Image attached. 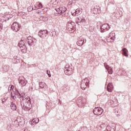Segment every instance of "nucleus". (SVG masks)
<instances>
[{"label": "nucleus", "mask_w": 131, "mask_h": 131, "mask_svg": "<svg viewBox=\"0 0 131 131\" xmlns=\"http://www.w3.org/2000/svg\"><path fill=\"white\" fill-rule=\"evenodd\" d=\"M20 100H21V107L25 111H29L31 109V102L30 101V97L28 96H24L25 94L20 95V93H18Z\"/></svg>", "instance_id": "nucleus-1"}, {"label": "nucleus", "mask_w": 131, "mask_h": 131, "mask_svg": "<svg viewBox=\"0 0 131 131\" xmlns=\"http://www.w3.org/2000/svg\"><path fill=\"white\" fill-rule=\"evenodd\" d=\"M90 83V80L88 79V78H85L83 79L81 82V88L82 90H84L86 88V86L89 85V83Z\"/></svg>", "instance_id": "nucleus-2"}, {"label": "nucleus", "mask_w": 131, "mask_h": 131, "mask_svg": "<svg viewBox=\"0 0 131 131\" xmlns=\"http://www.w3.org/2000/svg\"><path fill=\"white\" fill-rule=\"evenodd\" d=\"M24 122H25V121L23 118L18 117L16 120L14 121V125H15V126H18V125H22Z\"/></svg>", "instance_id": "nucleus-3"}, {"label": "nucleus", "mask_w": 131, "mask_h": 131, "mask_svg": "<svg viewBox=\"0 0 131 131\" xmlns=\"http://www.w3.org/2000/svg\"><path fill=\"white\" fill-rule=\"evenodd\" d=\"M74 68L72 66H69L68 68H66L64 70V73L66 75H72L73 74V71Z\"/></svg>", "instance_id": "nucleus-4"}, {"label": "nucleus", "mask_w": 131, "mask_h": 131, "mask_svg": "<svg viewBox=\"0 0 131 131\" xmlns=\"http://www.w3.org/2000/svg\"><path fill=\"white\" fill-rule=\"evenodd\" d=\"M103 112L104 110L101 107H95L93 110V113L95 114V115H102Z\"/></svg>", "instance_id": "nucleus-5"}, {"label": "nucleus", "mask_w": 131, "mask_h": 131, "mask_svg": "<svg viewBox=\"0 0 131 131\" xmlns=\"http://www.w3.org/2000/svg\"><path fill=\"white\" fill-rule=\"evenodd\" d=\"M27 39L28 44L31 46H34L37 41V40L35 38L31 36L28 37Z\"/></svg>", "instance_id": "nucleus-6"}, {"label": "nucleus", "mask_w": 131, "mask_h": 131, "mask_svg": "<svg viewBox=\"0 0 131 131\" xmlns=\"http://www.w3.org/2000/svg\"><path fill=\"white\" fill-rule=\"evenodd\" d=\"M20 27L21 25H20L17 22L14 23L11 26L12 30H13V31H15V32H17V31H19V30H20Z\"/></svg>", "instance_id": "nucleus-7"}, {"label": "nucleus", "mask_w": 131, "mask_h": 131, "mask_svg": "<svg viewBox=\"0 0 131 131\" xmlns=\"http://www.w3.org/2000/svg\"><path fill=\"white\" fill-rule=\"evenodd\" d=\"M49 31L47 30H41L38 32V35L41 38L47 37V34H48Z\"/></svg>", "instance_id": "nucleus-8"}, {"label": "nucleus", "mask_w": 131, "mask_h": 131, "mask_svg": "<svg viewBox=\"0 0 131 131\" xmlns=\"http://www.w3.org/2000/svg\"><path fill=\"white\" fill-rule=\"evenodd\" d=\"M73 24V23L69 22L67 25V29L68 31L71 32V33L75 31V28H74Z\"/></svg>", "instance_id": "nucleus-9"}, {"label": "nucleus", "mask_w": 131, "mask_h": 131, "mask_svg": "<svg viewBox=\"0 0 131 131\" xmlns=\"http://www.w3.org/2000/svg\"><path fill=\"white\" fill-rule=\"evenodd\" d=\"M55 10L58 14H63V13H65L67 11V8L65 6H61L59 8H55Z\"/></svg>", "instance_id": "nucleus-10"}, {"label": "nucleus", "mask_w": 131, "mask_h": 131, "mask_svg": "<svg viewBox=\"0 0 131 131\" xmlns=\"http://www.w3.org/2000/svg\"><path fill=\"white\" fill-rule=\"evenodd\" d=\"M19 83H20L21 86H25L27 83V81L23 76H21L18 79Z\"/></svg>", "instance_id": "nucleus-11"}, {"label": "nucleus", "mask_w": 131, "mask_h": 131, "mask_svg": "<svg viewBox=\"0 0 131 131\" xmlns=\"http://www.w3.org/2000/svg\"><path fill=\"white\" fill-rule=\"evenodd\" d=\"M110 29V27L108 24H105L101 26V32H105Z\"/></svg>", "instance_id": "nucleus-12"}, {"label": "nucleus", "mask_w": 131, "mask_h": 131, "mask_svg": "<svg viewBox=\"0 0 131 131\" xmlns=\"http://www.w3.org/2000/svg\"><path fill=\"white\" fill-rule=\"evenodd\" d=\"M85 22V19L83 16H80L77 18L76 23L78 25H81Z\"/></svg>", "instance_id": "nucleus-13"}, {"label": "nucleus", "mask_w": 131, "mask_h": 131, "mask_svg": "<svg viewBox=\"0 0 131 131\" xmlns=\"http://www.w3.org/2000/svg\"><path fill=\"white\" fill-rule=\"evenodd\" d=\"M93 14H100L101 13V8L99 6H96L93 10Z\"/></svg>", "instance_id": "nucleus-14"}, {"label": "nucleus", "mask_w": 131, "mask_h": 131, "mask_svg": "<svg viewBox=\"0 0 131 131\" xmlns=\"http://www.w3.org/2000/svg\"><path fill=\"white\" fill-rule=\"evenodd\" d=\"M25 41H26V39L25 38H22L18 43V47H24V46H25Z\"/></svg>", "instance_id": "nucleus-15"}, {"label": "nucleus", "mask_w": 131, "mask_h": 131, "mask_svg": "<svg viewBox=\"0 0 131 131\" xmlns=\"http://www.w3.org/2000/svg\"><path fill=\"white\" fill-rule=\"evenodd\" d=\"M113 90H114V88H113V85L112 83H109L107 86V90L108 91V92H110L111 93V92H112Z\"/></svg>", "instance_id": "nucleus-16"}, {"label": "nucleus", "mask_w": 131, "mask_h": 131, "mask_svg": "<svg viewBox=\"0 0 131 131\" xmlns=\"http://www.w3.org/2000/svg\"><path fill=\"white\" fill-rule=\"evenodd\" d=\"M81 13V10L80 8H78L76 10L75 12L72 14V15L73 16H78V15H79V14H80Z\"/></svg>", "instance_id": "nucleus-17"}, {"label": "nucleus", "mask_w": 131, "mask_h": 131, "mask_svg": "<svg viewBox=\"0 0 131 131\" xmlns=\"http://www.w3.org/2000/svg\"><path fill=\"white\" fill-rule=\"evenodd\" d=\"M128 51L126 48L122 49V54L125 57H128Z\"/></svg>", "instance_id": "nucleus-18"}, {"label": "nucleus", "mask_w": 131, "mask_h": 131, "mask_svg": "<svg viewBox=\"0 0 131 131\" xmlns=\"http://www.w3.org/2000/svg\"><path fill=\"white\" fill-rule=\"evenodd\" d=\"M39 122V119H33L32 121H31V125H34V124H36V123H38Z\"/></svg>", "instance_id": "nucleus-19"}, {"label": "nucleus", "mask_w": 131, "mask_h": 131, "mask_svg": "<svg viewBox=\"0 0 131 131\" xmlns=\"http://www.w3.org/2000/svg\"><path fill=\"white\" fill-rule=\"evenodd\" d=\"M11 99L12 101V102H15L16 100V94H15L14 92H11Z\"/></svg>", "instance_id": "nucleus-20"}, {"label": "nucleus", "mask_w": 131, "mask_h": 131, "mask_svg": "<svg viewBox=\"0 0 131 131\" xmlns=\"http://www.w3.org/2000/svg\"><path fill=\"white\" fill-rule=\"evenodd\" d=\"M11 108L13 111H16L17 110V106L14 102H11Z\"/></svg>", "instance_id": "nucleus-21"}, {"label": "nucleus", "mask_w": 131, "mask_h": 131, "mask_svg": "<svg viewBox=\"0 0 131 131\" xmlns=\"http://www.w3.org/2000/svg\"><path fill=\"white\" fill-rule=\"evenodd\" d=\"M41 8H42V4L40 3L38 5H35V8H34V10H38V9H41Z\"/></svg>", "instance_id": "nucleus-22"}, {"label": "nucleus", "mask_w": 131, "mask_h": 131, "mask_svg": "<svg viewBox=\"0 0 131 131\" xmlns=\"http://www.w3.org/2000/svg\"><path fill=\"white\" fill-rule=\"evenodd\" d=\"M40 20H41V21H44V22H47V21L49 20V17L45 16H40Z\"/></svg>", "instance_id": "nucleus-23"}, {"label": "nucleus", "mask_w": 131, "mask_h": 131, "mask_svg": "<svg viewBox=\"0 0 131 131\" xmlns=\"http://www.w3.org/2000/svg\"><path fill=\"white\" fill-rule=\"evenodd\" d=\"M83 43H84V40H79L77 42V45L80 47L82 46V45H83Z\"/></svg>", "instance_id": "nucleus-24"}, {"label": "nucleus", "mask_w": 131, "mask_h": 131, "mask_svg": "<svg viewBox=\"0 0 131 131\" xmlns=\"http://www.w3.org/2000/svg\"><path fill=\"white\" fill-rule=\"evenodd\" d=\"M20 50L21 51L22 53H26V46H24L21 47H19Z\"/></svg>", "instance_id": "nucleus-25"}, {"label": "nucleus", "mask_w": 131, "mask_h": 131, "mask_svg": "<svg viewBox=\"0 0 131 131\" xmlns=\"http://www.w3.org/2000/svg\"><path fill=\"white\" fill-rule=\"evenodd\" d=\"M51 35L53 37H55L57 36V35H58V33H57V32H56L55 31H53L51 32Z\"/></svg>", "instance_id": "nucleus-26"}, {"label": "nucleus", "mask_w": 131, "mask_h": 131, "mask_svg": "<svg viewBox=\"0 0 131 131\" xmlns=\"http://www.w3.org/2000/svg\"><path fill=\"white\" fill-rule=\"evenodd\" d=\"M39 84L41 89H43V88H45V86L46 85V84L43 82H40Z\"/></svg>", "instance_id": "nucleus-27"}, {"label": "nucleus", "mask_w": 131, "mask_h": 131, "mask_svg": "<svg viewBox=\"0 0 131 131\" xmlns=\"http://www.w3.org/2000/svg\"><path fill=\"white\" fill-rule=\"evenodd\" d=\"M77 105L79 106V107H80L81 108L82 107H83V103H82V101L81 100L78 102Z\"/></svg>", "instance_id": "nucleus-28"}, {"label": "nucleus", "mask_w": 131, "mask_h": 131, "mask_svg": "<svg viewBox=\"0 0 131 131\" xmlns=\"http://www.w3.org/2000/svg\"><path fill=\"white\" fill-rule=\"evenodd\" d=\"M33 10H34L33 9V7L32 6H30L27 8L28 12H31V11H33Z\"/></svg>", "instance_id": "nucleus-29"}, {"label": "nucleus", "mask_w": 131, "mask_h": 131, "mask_svg": "<svg viewBox=\"0 0 131 131\" xmlns=\"http://www.w3.org/2000/svg\"><path fill=\"white\" fill-rule=\"evenodd\" d=\"M104 67H105V68L108 71V70H109L111 68H110V67H109V66H108V64H107V63H104Z\"/></svg>", "instance_id": "nucleus-30"}, {"label": "nucleus", "mask_w": 131, "mask_h": 131, "mask_svg": "<svg viewBox=\"0 0 131 131\" xmlns=\"http://www.w3.org/2000/svg\"><path fill=\"white\" fill-rule=\"evenodd\" d=\"M7 100H8V97L5 96L2 100V103H5V102H6Z\"/></svg>", "instance_id": "nucleus-31"}, {"label": "nucleus", "mask_w": 131, "mask_h": 131, "mask_svg": "<svg viewBox=\"0 0 131 131\" xmlns=\"http://www.w3.org/2000/svg\"><path fill=\"white\" fill-rule=\"evenodd\" d=\"M109 74H112L113 73V69L112 68H110L108 70H107Z\"/></svg>", "instance_id": "nucleus-32"}, {"label": "nucleus", "mask_w": 131, "mask_h": 131, "mask_svg": "<svg viewBox=\"0 0 131 131\" xmlns=\"http://www.w3.org/2000/svg\"><path fill=\"white\" fill-rule=\"evenodd\" d=\"M21 16L22 17L23 19H26L27 18V14L24 13V15H21Z\"/></svg>", "instance_id": "nucleus-33"}, {"label": "nucleus", "mask_w": 131, "mask_h": 131, "mask_svg": "<svg viewBox=\"0 0 131 131\" xmlns=\"http://www.w3.org/2000/svg\"><path fill=\"white\" fill-rule=\"evenodd\" d=\"M89 30L90 31H91V32H93V31H94V27L90 26L89 27Z\"/></svg>", "instance_id": "nucleus-34"}, {"label": "nucleus", "mask_w": 131, "mask_h": 131, "mask_svg": "<svg viewBox=\"0 0 131 131\" xmlns=\"http://www.w3.org/2000/svg\"><path fill=\"white\" fill-rule=\"evenodd\" d=\"M10 87H9L8 88V90L9 91H12V90H13V89H14V86H13V85H10Z\"/></svg>", "instance_id": "nucleus-35"}, {"label": "nucleus", "mask_w": 131, "mask_h": 131, "mask_svg": "<svg viewBox=\"0 0 131 131\" xmlns=\"http://www.w3.org/2000/svg\"><path fill=\"white\" fill-rule=\"evenodd\" d=\"M4 70H6H6H8V69H9V66H4Z\"/></svg>", "instance_id": "nucleus-36"}, {"label": "nucleus", "mask_w": 131, "mask_h": 131, "mask_svg": "<svg viewBox=\"0 0 131 131\" xmlns=\"http://www.w3.org/2000/svg\"><path fill=\"white\" fill-rule=\"evenodd\" d=\"M110 38H111L110 40H108V39H107L108 42H110V41H113V37H111Z\"/></svg>", "instance_id": "nucleus-37"}, {"label": "nucleus", "mask_w": 131, "mask_h": 131, "mask_svg": "<svg viewBox=\"0 0 131 131\" xmlns=\"http://www.w3.org/2000/svg\"><path fill=\"white\" fill-rule=\"evenodd\" d=\"M2 28H3V25L1 23H0V31L1 30H2Z\"/></svg>", "instance_id": "nucleus-38"}, {"label": "nucleus", "mask_w": 131, "mask_h": 131, "mask_svg": "<svg viewBox=\"0 0 131 131\" xmlns=\"http://www.w3.org/2000/svg\"><path fill=\"white\" fill-rule=\"evenodd\" d=\"M33 90V86H31L30 87V91H32Z\"/></svg>", "instance_id": "nucleus-39"}, {"label": "nucleus", "mask_w": 131, "mask_h": 131, "mask_svg": "<svg viewBox=\"0 0 131 131\" xmlns=\"http://www.w3.org/2000/svg\"><path fill=\"white\" fill-rule=\"evenodd\" d=\"M21 131H28V130L26 128L23 129Z\"/></svg>", "instance_id": "nucleus-40"}, {"label": "nucleus", "mask_w": 131, "mask_h": 131, "mask_svg": "<svg viewBox=\"0 0 131 131\" xmlns=\"http://www.w3.org/2000/svg\"><path fill=\"white\" fill-rule=\"evenodd\" d=\"M111 104H114V102L113 101H111Z\"/></svg>", "instance_id": "nucleus-41"}, {"label": "nucleus", "mask_w": 131, "mask_h": 131, "mask_svg": "<svg viewBox=\"0 0 131 131\" xmlns=\"http://www.w3.org/2000/svg\"><path fill=\"white\" fill-rule=\"evenodd\" d=\"M37 14H40V13H41V12H37Z\"/></svg>", "instance_id": "nucleus-42"}, {"label": "nucleus", "mask_w": 131, "mask_h": 131, "mask_svg": "<svg viewBox=\"0 0 131 131\" xmlns=\"http://www.w3.org/2000/svg\"><path fill=\"white\" fill-rule=\"evenodd\" d=\"M13 15H11L10 18H12Z\"/></svg>", "instance_id": "nucleus-43"}, {"label": "nucleus", "mask_w": 131, "mask_h": 131, "mask_svg": "<svg viewBox=\"0 0 131 131\" xmlns=\"http://www.w3.org/2000/svg\"><path fill=\"white\" fill-rule=\"evenodd\" d=\"M48 75H49V77H51V75H50V74H49V73H48Z\"/></svg>", "instance_id": "nucleus-44"}, {"label": "nucleus", "mask_w": 131, "mask_h": 131, "mask_svg": "<svg viewBox=\"0 0 131 131\" xmlns=\"http://www.w3.org/2000/svg\"><path fill=\"white\" fill-rule=\"evenodd\" d=\"M84 42H85H85H86V39H85V41H84Z\"/></svg>", "instance_id": "nucleus-45"}, {"label": "nucleus", "mask_w": 131, "mask_h": 131, "mask_svg": "<svg viewBox=\"0 0 131 131\" xmlns=\"http://www.w3.org/2000/svg\"><path fill=\"white\" fill-rule=\"evenodd\" d=\"M111 37V35H110V36L108 37V38H109V37Z\"/></svg>", "instance_id": "nucleus-46"}]
</instances>
